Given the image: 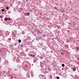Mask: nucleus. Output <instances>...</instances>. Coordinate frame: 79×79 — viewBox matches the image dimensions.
Returning <instances> with one entry per match:
<instances>
[{
  "label": "nucleus",
  "mask_w": 79,
  "mask_h": 79,
  "mask_svg": "<svg viewBox=\"0 0 79 79\" xmlns=\"http://www.w3.org/2000/svg\"><path fill=\"white\" fill-rule=\"evenodd\" d=\"M16 31L15 30H13L12 31V35L13 36V37H15V36H16Z\"/></svg>",
  "instance_id": "obj_1"
},
{
  "label": "nucleus",
  "mask_w": 79,
  "mask_h": 79,
  "mask_svg": "<svg viewBox=\"0 0 79 79\" xmlns=\"http://www.w3.org/2000/svg\"><path fill=\"white\" fill-rule=\"evenodd\" d=\"M9 34H10V32L8 31H6V33L5 34V35H6V37H7V36L8 35H9Z\"/></svg>",
  "instance_id": "obj_2"
},
{
  "label": "nucleus",
  "mask_w": 79,
  "mask_h": 79,
  "mask_svg": "<svg viewBox=\"0 0 79 79\" xmlns=\"http://www.w3.org/2000/svg\"><path fill=\"white\" fill-rule=\"evenodd\" d=\"M74 79H79V76L76 75H75V77H74Z\"/></svg>",
  "instance_id": "obj_3"
},
{
  "label": "nucleus",
  "mask_w": 79,
  "mask_h": 79,
  "mask_svg": "<svg viewBox=\"0 0 79 79\" xmlns=\"http://www.w3.org/2000/svg\"><path fill=\"white\" fill-rule=\"evenodd\" d=\"M16 61L17 63H19V62H20V60H19V58H18L16 60Z\"/></svg>",
  "instance_id": "obj_4"
},
{
  "label": "nucleus",
  "mask_w": 79,
  "mask_h": 79,
  "mask_svg": "<svg viewBox=\"0 0 79 79\" xmlns=\"http://www.w3.org/2000/svg\"><path fill=\"white\" fill-rule=\"evenodd\" d=\"M33 61L34 63H36V62H37V59L36 58L34 59Z\"/></svg>",
  "instance_id": "obj_5"
},
{
  "label": "nucleus",
  "mask_w": 79,
  "mask_h": 79,
  "mask_svg": "<svg viewBox=\"0 0 79 79\" xmlns=\"http://www.w3.org/2000/svg\"><path fill=\"white\" fill-rule=\"evenodd\" d=\"M37 32V34H40V31L39 30H36Z\"/></svg>",
  "instance_id": "obj_6"
},
{
  "label": "nucleus",
  "mask_w": 79,
  "mask_h": 79,
  "mask_svg": "<svg viewBox=\"0 0 79 79\" xmlns=\"http://www.w3.org/2000/svg\"><path fill=\"white\" fill-rule=\"evenodd\" d=\"M49 77L50 79H52V75L51 74L50 75Z\"/></svg>",
  "instance_id": "obj_7"
},
{
  "label": "nucleus",
  "mask_w": 79,
  "mask_h": 79,
  "mask_svg": "<svg viewBox=\"0 0 79 79\" xmlns=\"http://www.w3.org/2000/svg\"><path fill=\"white\" fill-rule=\"evenodd\" d=\"M30 73L31 77H33L34 76V74H33V73H32V72H31Z\"/></svg>",
  "instance_id": "obj_8"
},
{
  "label": "nucleus",
  "mask_w": 79,
  "mask_h": 79,
  "mask_svg": "<svg viewBox=\"0 0 79 79\" xmlns=\"http://www.w3.org/2000/svg\"><path fill=\"white\" fill-rule=\"evenodd\" d=\"M2 35V37L3 38V39H4V38H5V37H6V35H4V34H3Z\"/></svg>",
  "instance_id": "obj_9"
},
{
  "label": "nucleus",
  "mask_w": 79,
  "mask_h": 79,
  "mask_svg": "<svg viewBox=\"0 0 79 79\" xmlns=\"http://www.w3.org/2000/svg\"><path fill=\"white\" fill-rule=\"evenodd\" d=\"M39 77H40V78H41V77H43V75L40 74L39 75Z\"/></svg>",
  "instance_id": "obj_10"
},
{
  "label": "nucleus",
  "mask_w": 79,
  "mask_h": 79,
  "mask_svg": "<svg viewBox=\"0 0 79 79\" xmlns=\"http://www.w3.org/2000/svg\"><path fill=\"white\" fill-rule=\"evenodd\" d=\"M27 40H31V37L29 36H28L27 38Z\"/></svg>",
  "instance_id": "obj_11"
},
{
  "label": "nucleus",
  "mask_w": 79,
  "mask_h": 79,
  "mask_svg": "<svg viewBox=\"0 0 79 79\" xmlns=\"http://www.w3.org/2000/svg\"><path fill=\"white\" fill-rule=\"evenodd\" d=\"M76 49L77 50V51H78L79 50V47H76Z\"/></svg>",
  "instance_id": "obj_12"
},
{
  "label": "nucleus",
  "mask_w": 79,
  "mask_h": 79,
  "mask_svg": "<svg viewBox=\"0 0 79 79\" xmlns=\"http://www.w3.org/2000/svg\"><path fill=\"white\" fill-rule=\"evenodd\" d=\"M4 20L6 21H8V18H5L4 19Z\"/></svg>",
  "instance_id": "obj_13"
},
{
  "label": "nucleus",
  "mask_w": 79,
  "mask_h": 79,
  "mask_svg": "<svg viewBox=\"0 0 79 79\" xmlns=\"http://www.w3.org/2000/svg\"><path fill=\"white\" fill-rule=\"evenodd\" d=\"M46 60L45 59L43 60V63H46Z\"/></svg>",
  "instance_id": "obj_14"
},
{
  "label": "nucleus",
  "mask_w": 79,
  "mask_h": 79,
  "mask_svg": "<svg viewBox=\"0 0 79 79\" xmlns=\"http://www.w3.org/2000/svg\"><path fill=\"white\" fill-rule=\"evenodd\" d=\"M21 46L22 47H24V44H21Z\"/></svg>",
  "instance_id": "obj_15"
},
{
  "label": "nucleus",
  "mask_w": 79,
  "mask_h": 79,
  "mask_svg": "<svg viewBox=\"0 0 79 79\" xmlns=\"http://www.w3.org/2000/svg\"><path fill=\"white\" fill-rule=\"evenodd\" d=\"M1 11L2 12H4V11H5V10L4 9H2Z\"/></svg>",
  "instance_id": "obj_16"
},
{
  "label": "nucleus",
  "mask_w": 79,
  "mask_h": 79,
  "mask_svg": "<svg viewBox=\"0 0 79 79\" xmlns=\"http://www.w3.org/2000/svg\"><path fill=\"white\" fill-rule=\"evenodd\" d=\"M26 15L27 16H29V13L27 12V13Z\"/></svg>",
  "instance_id": "obj_17"
},
{
  "label": "nucleus",
  "mask_w": 79,
  "mask_h": 79,
  "mask_svg": "<svg viewBox=\"0 0 79 79\" xmlns=\"http://www.w3.org/2000/svg\"><path fill=\"white\" fill-rule=\"evenodd\" d=\"M22 34H25V32L24 31H23L22 32Z\"/></svg>",
  "instance_id": "obj_18"
},
{
  "label": "nucleus",
  "mask_w": 79,
  "mask_h": 79,
  "mask_svg": "<svg viewBox=\"0 0 79 79\" xmlns=\"http://www.w3.org/2000/svg\"><path fill=\"white\" fill-rule=\"evenodd\" d=\"M58 28L59 29H61V27H60V26H58Z\"/></svg>",
  "instance_id": "obj_19"
},
{
  "label": "nucleus",
  "mask_w": 79,
  "mask_h": 79,
  "mask_svg": "<svg viewBox=\"0 0 79 79\" xmlns=\"http://www.w3.org/2000/svg\"><path fill=\"white\" fill-rule=\"evenodd\" d=\"M73 70L74 71H76V68H73Z\"/></svg>",
  "instance_id": "obj_20"
},
{
  "label": "nucleus",
  "mask_w": 79,
  "mask_h": 79,
  "mask_svg": "<svg viewBox=\"0 0 79 79\" xmlns=\"http://www.w3.org/2000/svg\"><path fill=\"white\" fill-rule=\"evenodd\" d=\"M19 43H21V40H19Z\"/></svg>",
  "instance_id": "obj_21"
},
{
  "label": "nucleus",
  "mask_w": 79,
  "mask_h": 79,
  "mask_svg": "<svg viewBox=\"0 0 79 79\" xmlns=\"http://www.w3.org/2000/svg\"><path fill=\"white\" fill-rule=\"evenodd\" d=\"M61 54L62 55H63V56H64V53H63V52H61Z\"/></svg>",
  "instance_id": "obj_22"
},
{
  "label": "nucleus",
  "mask_w": 79,
  "mask_h": 79,
  "mask_svg": "<svg viewBox=\"0 0 79 79\" xmlns=\"http://www.w3.org/2000/svg\"><path fill=\"white\" fill-rule=\"evenodd\" d=\"M62 67H64V64H62Z\"/></svg>",
  "instance_id": "obj_23"
},
{
  "label": "nucleus",
  "mask_w": 79,
  "mask_h": 79,
  "mask_svg": "<svg viewBox=\"0 0 79 79\" xmlns=\"http://www.w3.org/2000/svg\"><path fill=\"white\" fill-rule=\"evenodd\" d=\"M6 10H8L9 9V7L8 6L6 7Z\"/></svg>",
  "instance_id": "obj_24"
},
{
  "label": "nucleus",
  "mask_w": 79,
  "mask_h": 79,
  "mask_svg": "<svg viewBox=\"0 0 79 79\" xmlns=\"http://www.w3.org/2000/svg\"><path fill=\"white\" fill-rule=\"evenodd\" d=\"M8 40L9 41H11V38H9L8 39Z\"/></svg>",
  "instance_id": "obj_25"
},
{
  "label": "nucleus",
  "mask_w": 79,
  "mask_h": 79,
  "mask_svg": "<svg viewBox=\"0 0 79 79\" xmlns=\"http://www.w3.org/2000/svg\"><path fill=\"white\" fill-rule=\"evenodd\" d=\"M35 55H32V57H35Z\"/></svg>",
  "instance_id": "obj_26"
},
{
  "label": "nucleus",
  "mask_w": 79,
  "mask_h": 79,
  "mask_svg": "<svg viewBox=\"0 0 79 79\" xmlns=\"http://www.w3.org/2000/svg\"><path fill=\"white\" fill-rule=\"evenodd\" d=\"M0 18H3V16H2V15H0Z\"/></svg>",
  "instance_id": "obj_27"
},
{
  "label": "nucleus",
  "mask_w": 79,
  "mask_h": 79,
  "mask_svg": "<svg viewBox=\"0 0 79 79\" xmlns=\"http://www.w3.org/2000/svg\"><path fill=\"white\" fill-rule=\"evenodd\" d=\"M62 24V26H64V23H63V24Z\"/></svg>",
  "instance_id": "obj_28"
},
{
  "label": "nucleus",
  "mask_w": 79,
  "mask_h": 79,
  "mask_svg": "<svg viewBox=\"0 0 79 79\" xmlns=\"http://www.w3.org/2000/svg\"><path fill=\"white\" fill-rule=\"evenodd\" d=\"M56 79H60V77H56Z\"/></svg>",
  "instance_id": "obj_29"
},
{
  "label": "nucleus",
  "mask_w": 79,
  "mask_h": 79,
  "mask_svg": "<svg viewBox=\"0 0 79 79\" xmlns=\"http://www.w3.org/2000/svg\"><path fill=\"white\" fill-rule=\"evenodd\" d=\"M48 70L49 71H51V69H50V68H48Z\"/></svg>",
  "instance_id": "obj_30"
},
{
  "label": "nucleus",
  "mask_w": 79,
  "mask_h": 79,
  "mask_svg": "<svg viewBox=\"0 0 79 79\" xmlns=\"http://www.w3.org/2000/svg\"><path fill=\"white\" fill-rule=\"evenodd\" d=\"M27 77H29L30 78V77H29V74H28L27 75Z\"/></svg>",
  "instance_id": "obj_31"
},
{
  "label": "nucleus",
  "mask_w": 79,
  "mask_h": 79,
  "mask_svg": "<svg viewBox=\"0 0 79 79\" xmlns=\"http://www.w3.org/2000/svg\"><path fill=\"white\" fill-rule=\"evenodd\" d=\"M8 20H9V21H10V20H11V19H10L9 18H8Z\"/></svg>",
  "instance_id": "obj_32"
},
{
  "label": "nucleus",
  "mask_w": 79,
  "mask_h": 79,
  "mask_svg": "<svg viewBox=\"0 0 79 79\" xmlns=\"http://www.w3.org/2000/svg\"><path fill=\"white\" fill-rule=\"evenodd\" d=\"M3 2V0H0V2Z\"/></svg>",
  "instance_id": "obj_33"
},
{
  "label": "nucleus",
  "mask_w": 79,
  "mask_h": 79,
  "mask_svg": "<svg viewBox=\"0 0 79 79\" xmlns=\"http://www.w3.org/2000/svg\"><path fill=\"white\" fill-rule=\"evenodd\" d=\"M69 31H70V30H67V32H69Z\"/></svg>",
  "instance_id": "obj_34"
},
{
  "label": "nucleus",
  "mask_w": 79,
  "mask_h": 79,
  "mask_svg": "<svg viewBox=\"0 0 79 79\" xmlns=\"http://www.w3.org/2000/svg\"><path fill=\"white\" fill-rule=\"evenodd\" d=\"M68 19V18L67 17L65 18V19Z\"/></svg>",
  "instance_id": "obj_35"
},
{
  "label": "nucleus",
  "mask_w": 79,
  "mask_h": 79,
  "mask_svg": "<svg viewBox=\"0 0 79 79\" xmlns=\"http://www.w3.org/2000/svg\"><path fill=\"white\" fill-rule=\"evenodd\" d=\"M1 60H2V59L1 58V57H0V61H1Z\"/></svg>",
  "instance_id": "obj_36"
},
{
  "label": "nucleus",
  "mask_w": 79,
  "mask_h": 79,
  "mask_svg": "<svg viewBox=\"0 0 79 79\" xmlns=\"http://www.w3.org/2000/svg\"><path fill=\"white\" fill-rule=\"evenodd\" d=\"M6 64V63H3V64Z\"/></svg>",
  "instance_id": "obj_37"
},
{
  "label": "nucleus",
  "mask_w": 79,
  "mask_h": 79,
  "mask_svg": "<svg viewBox=\"0 0 79 79\" xmlns=\"http://www.w3.org/2000/svg\"><path fill=\"white\" fill-rule=\"evenodd\" d=\"M30 56H32V55L31 54Z\"/></svg>",
  "instance_id": "obj_38"
},
{
  "label": "nucleus",
  "mask_w": 79,
  "mask_h": 79,
  "mask_svg": "<svg viewBox=\"0 0 79 79\" xmlns=\"http://www.w3.org/2000/svg\"><path fill=\"white\" fill-rule=\"evenodd\" d=\"M77 60H78V61H79V58H77Z\"/></svg>",
  "instance_id": "obj_39"
},
{
  "label": "nucleus",
  "mask_w": 79,
  "mask_h": 79,
  "mask_svg": "<svg viewBox=\"0 0 79 79\" xmlns=\"http://www.w3.org/2000/svg\"><path fill=\"white\" fill-rule=\"evenodd\" d=\"M28 55H29V56H31V54H29Z\"/></svg>",
  "instance_id": "obj_40"
},
{
  "label": "nucleus",
  "mask_w": 79,
  "mask_h": 79,
  "mask_svg": "<svg viewBox=\"0 0 79 79\" xmlns=\"http://www.w3.org/2000/svg\"><path fill=\"white\" fill-rule=\"evenodd\" d=\"M0 32H1V33L0 34H2V32L1 31Z\"/></svg>",
  "instance_id": "obj_41"
},
{
  "label": "nucleus",
  "mask_w": 79,
  "mask_h": 79,
  "mask_svg": "<svg viewBox=\"0 0 79 79\" xmlns=\"http://www.w3.org/2000/svg\"><path fill=\"white\" fill-rule=\"evenodd\" d=\"M28 1V0H26V2H27Z\"/></svg>",
  "instance_id": "obj_42"
},
{
  "label": "nucleus",
  "mask_w": 79,
  "mask_h": 79,
  "mask_svg": "<svg viewBox=\"0 0 79 79\" xmlns=\"http://www.w3.org/2000/svg\"><path fill=\"white\" fill-rule=\"evenodd\" d=\"M57 39V38H55V39Z\"/></svg>",
  "instance_id": "obj_43"
},
{
  "label": "nucleus",
  "mask_w": 79,
  "mask_h": 79,
  "mask_svg": "<svg viewBox=\"0 0 79 79\" xmlns=\"http://www.w3.org/2000/svg\"><path fill=\"white\" fill-rule=\"evenodd\" d=\"M41 63H42V62H40V64H41Z\"/></svg>",
  "instance_id": "obj_44"
},
{
  "label": "nucleus",
  "mask_w": 79,
  "mask_h": 79,
  "mask_svg": "<svg viewBox=\"0 0 79 79\" xmlns=\"http://www.w3.org/2000/svg\"><path fill=\"white\" fill-rule=\"evenodd\" d=\"M67 41H68V42H69V40H67Z\"/></svg>",
  "instance_id": "obj_45"
},
{
  "label": "nucleus",
  "mask_w": 79,
  "mask_h": 79,
  "mask_svg": "<svg viewBox=\"0 0 79 79\" xmlns=\"http://www.w3.org/2000/svg\"><path fill=\"white\" fill-rule=\"evenodd\" d=\"M31 65H32V66H33V64H31Z\"/></svg>",
  "instance_id": "obj_46"
},
{
  "label": "nucleus",
  "mask_w": 79,
  "mask_h": 79,
  "mask_svg": "<svg viewBox=\"0 0 79 79\" xmlns=\"http://www.w3.org/2000/svg\"><path fill=\"white\" fill-rule=\"evenodd\" d=\"M78 33H79V31H78Z\"/></svg>",
  "instance_id": "obj_47"
},
{
  "label": "nucleus",
  "mask_w": 79,
  "mask_h": 79,
  "mask_svg": "<svg viewBox=\"0 0 79 79\" xmlns=\"http://www.w3.org/2000/svg\"><path fill=\"white\" fill-rule=\"evenodd\" d=\"M0 52H1V51H0Z\"/></svg>",
  "instance_id": "obj_48"
},
{
  "label": "nucleus",
  "mask_w": 79,
  "mask_h": 79,
  "mask_svg": "<svg viewBox=\"0 0 79 79\" xmlns=\"http://www.w3.org/2000/svg\"><path fill=\"white\" fill-rule=\"evenodd\" d=\"M8 77H9V76H8Z\"/></svg>",
  "instance_id": "obj_49"
}]
</instances>
